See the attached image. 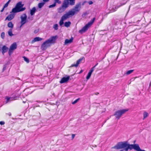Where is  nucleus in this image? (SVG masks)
<instances>
[{"instance_id":"4468645a","label":"nucleus","mask_w":151,"mask_h":151,"mask_svg":"<svg viewBox=\"0 0 151 151\" xmlns=\"http://www.w3.org/2000/svg\"><path fill=\"white\" fill-rule=\"evenodd\" d=\"M73 37H71V38L70 39H65L64 42L65 45H67L73 42Z\"/></svg>"},{"instance_id":"3c124183","label":"nucleus","mask_w":151,"mask_h":151,"mask_svg":"<svg viewBox=\"0 0 151 151\" xmlns=\"http://www.w3.org/2000/svg\"><path fill=\"white\" fill-rule=\"evenodd\" d=\"M22 24H21V26H20V27H22Z\"/></svg>"},{"instance_id":"9b49d317","label":"nucleus","mask_w":151,"mask_h":151,"mask_svg":"<svg viewBox=\"0 0 151 151\" xmlns=\"http://www.w3.org/2000/svg\"><path fill=\"white\" fill-rule=\"evenodd\" d=\"M16 13H11V14H9L8 16H7L5 19V20H8L9 21H11L12 20L14 17L15 16V14Z\"/></svg>"},{"instance_id":"4c0bfd02","label":"nucleus","mask_w":151,"mask_h":151,"mask_svg":"<svg viewBox=\"0 0 151 151\" xmlns=\"http://www.w3.org/2000/svg\"><path fill=\"white\" fill-rule=\"evenodd\" d=\"M88 3L89 4L91 5V4H93V2L92 1H89L88 2Z\"/></svg>"},{"instance_id":"a18cd8bd","label":"nucleus","mask_w":151,"mask_h":151,"mask_svg":"<svg viewBox=\"0 0 151 151\" xmlns=\"http://www.w3.org/2000/svg\"><path fill=\"white\" fill-rule=\"evenodd\" d=\"M86 2V1H85L83 2L82 3V5H83Z\"/></svg>"},{"instance_id":"de8ad7c7","label":"nucleus","mask_w":151,"mask_h":151,"mask_svg":"<svg viewBox=\"0 0 151 151\" xmlns=\"http://www.w3.org/2000/svg\"><path fill=\"white\" fill-rule=\"evenodd\" d=\"M30 17H28V19H30Z\"/></svg>"},{"instance_id":"f257e3e1","label":"nucleus","mask_w":151,"mask_h":151,"mask_svg":"<svg viewBox=\"0 0 151 151\" xmlns=\"http://www.w3.org/2000/svg\"><path fill=\"white\" fill-rule=\"evenodd\" d=\"M58 37L57 35L52 36L48 39L45 41L42 45L41 48L43 51L45 50L47 47H50L51 44L54 42Z\"/></svg>"},{"instance_id":"5701e85b","label":"nucleus","mask_w":151,"mask_h":151,"mask_svg":"<svg viewBox=\"0 0 151 151\" xmlns=\"http://www.w3.org/2000/svg\"><path fill=\"white\" fill-rule=\"evenodd\" d=\"M12 29H10L9 30L8 32L9 35L10 37H12L14 35L12 33Z\"/></svg>"},{"instance_id":"dca6fc26","label":"nucleus","mask_w":151,"mask_h":151,"mask_svg":"<svg viewBox=\"0 0 151 151\" xmlns=\"http://www.w3.org/2000/svg\"><path fill=\"white\" fill-rule=\"evenodd\" d=\"M93 68H91V69L90 70V71L88 73V74L86 77V79L87 80H88L90 78L91 75L92 74V73L93 72Z\"/></svg>"},{"instance_id":"e433bc0d","label":"nucleus","mask_w":151,"mask_h":151,"mask_svg":"<svg viewBox=\"0 0 151 151\" xmlns=\"http://www.w3.org/2000/svg\"><path fill=\"white\" fill-rule=\"evenodd\" d=\"M50 0H42L43 2L46 3L47 2H49Z\"/></svg>"},{"instance_id":"20e7f679","label":"nucleus","mask_w":151,"mask_h":151,"mask_svg":"<svg viewBox=\"0 0 151 151\" xmlns=\"http://www.w3.org/2000/svg\"><path fill=\"white\" fill-rule=\"evenodd\" d=\"M72 12H70L69 11L67 13L63 15L61 17L60 20L59 22V25L62 27L63 25L64 24V21L66 20L70 17V16H73Z\"/></svg>"},{"instance_id":"f03ea898","label":"nucleus","mask_w":151,"mask_h":151,"mask_svg":"<svg viewBox=\"0 0 151 151\" xmlns=\"http://www.w3.org/2000/svg\"><path fill=\"white\" fill-rule=\"evenodd\" d=\"M24 5V4H22V2H19L16 4L15 7L12 9L10 13H17L24 11L26 8L23 7Z\"/></svg>"},{"instance_id":"2f4dec72","label":"nucleus","mask_w":151,"mask_h":151,"mask_svg":"<svg viewBox=\"0 0 151 151\" xmlns=\"http://www.w3.org/2000/svg\"><path fill=\"white\" fill-rule=\"evenodd\" d=\"M24 58V60L26 61L27 63H28L29 62V59L27 57H23Z\"/></svg>"},{"instance_id":"f704fd0d","label":"nucleus","mask_w":151,"mask_h":151,"mask_svg":"<svg viewBox=\"0 0 151 151\" xmlns=\"http://www.w3.org/2000/svg\"><path fill=\"white\" fill-rule=\"evenodd\" d=\"M6 6H5L4 5V6H3V8H2V9H1V12H3L4 11V8H6Z\"/></svg>"},{"instance_id":"aec40b11","label":"nucleus","mask_w":151,"mask_h":151,"mask_svg":"<svg viewBox=\"0 0 151 151\" xmlns=\"http://www.w3.org/2000/svg\"><path fill=\"white\" fill-rule=\"evenodd\" d=\"M45 4L44 2L42 1L40 3H39L38 4V6L39 8H42Z\"/></svg>"},{"instance_id":"72a5a7b5","label":"nucleus","mask_w":151,"mask_h":151,"mask_svg":"<svg viewBox=\"0 0 151 151\" xmlns=\"http://www.w3.org/2000/svg\"><path fill=\"white\" fill-rule=\"evenodd\" d=\"M10 98V97H6V103H7L8 102Z\"/></svg>"},{"instance_id":"4be33fe9","label":"nucleus","mask_w":151,"mask_h":151,"mask_svg":"<svg viewBox=\"0 0 151 151\" xmlns=\"http://www.w3.org/2000/svg\"><path fill=\"white\" fill-rule=\"evenodd\" d=\"M124 4H121L120 5H117V6H116L115 7V9H114V8H113L112 9V10L111 11V12H114L117 9H118V8L120 7L121 6L123 5Z\"/></svg>"},{"instance_id":"c03bdc74","label":"nucleus","mask_w":151,"mask_h":151,"mask_svg":"<svg viewBox=\"0 0 151 151\" xmlns=\"http://www.w3.org/2000/svg\"><path fill=\"white\" fill-rule=\"evenodd\" d=\"M6 67H4L3 68V71H4L5 69H6Z\"/></svg>"},{"instance_id":"603ef678","label":"nucleus","mask_w":151,"mask_h":151,"mask_svg":"<svg viewBox=\"0 0 151 151\" xmlns=\"http://www.w3.org/2000/svg\"><path fill=\"white\" fill-rule=\"evenodd\" d=\"M118 57H117V58H116V59L117 60V58H118Z\"/></svg>"},{"instance_id":"7ed1b4c3","label":"nucleus","mask_w":151,"mask_h":151,"mask_svg":"<svg viewBox=\"0 0 151 151\" xmlns=\"http://www.w3.org/2000/svg\"><path fill=\"white\" fill-rule=\"evenodd\" d=\"M96 19L95 17H94L89 22L85 25L79 31V32L82 34L85 32L88 29V28L93 24Z\"/></svg>"},{"instance_id":"c756f323","label":"nucleus","mask_w":151,"mask_h":151,"mask_svg":"<svg viewBox=\"0 0 151 151\" xmlns=\"http://www.w3.org/2000/svg\"><path fill=\"white\" fill-rule=\"evenodd\" d=\"M1 37L3 39H4L5 33L4 32H3L1 33Z\"/></svg>"},{"instance_id":"39448f33","label":"nucleus","mask_w":151,"mask_h":151,"mask_svg":"<svg viewBox=\"0 0 151 151\" xmlns=\"http://www.w3.org/2000/svg\"><path fill=\"white\" fill-rule=\"evenodd\" d=\"M128 109H125L118 110L115 112L114 115L115 116L116 118L119 119L123 114L128 111Z\"/></svg>"},{"instance_id":"a211bd4d","label":"nucleus","mask_w":151,"mask_h":151,"mask_svg":"<svg viewBox=\"0 0 151 151\" xmlns=\"http://www.w3.org/2000/svg\"><path fill=\"white\" fill-rule=\"evenodd\" d=\"M17 48V45L16 42H14L10 46L9 48L14 50Z\"/></svg>"},{"instance_id":"37998d69","label":"nucleus","mask_w":151,"mask_h":151,"mask_svg":"<svg viewBox=\"0 0 151 151\" xmlns=\"http://www.w3.org/2000/svg\"><path fill=\"white\" fill-rule=\"evenodd\" d=\"M33 19V17H30V20L31 21Z\"/></svg>"},{"instance_id":"49530a36","label":"nucleus","mask_w":151,"mask_h":151,"mask_svg":"<svg viewBox=\"0 0 151 151\" xmlns=\"http://www.w3.org/2000/svg\"><path fill=\"white\" fill-rule=\"evenodd\" d=\"M83 71L82 70H81L80 71V72H79V73H81L83 72Z\"/></svg>"},{"instance_id":"6ab92c4d","label":"nucleus","mask_w":151,"mask_h":151,"mask_svg":"<svg viewBox=\"0 0 151 151\" xmlns=\"http://www.w3.org/2000/svg\"><path fill=\"white\" fill-rule=\"evenodd\" d=\"M64 26L62 27H69L71 24V22L70 21L66 22L64 23Z\"/></svg>"},{"instance_id":"f8f14e48","label":"nucleus","mask_w":151,"mask_h":151,"mask_svg":"<svg viewBox=\"0 0 151 151\" xmlns=\"http://www.w3.org/2000/svg\"><path fill=\"white\" fill-rule=\"evenodd\" d=\"M70 78V76H68L66 77H63L61 79L60 81V83H63L67 82Z\"/></svg>"},{"instance_id":"6e6552de","label":"nucleus","mask_w":151,"mask_h":151,"mask_svg":"<svg viewBox=\"0 0 151 151\" xmlns=\"http://www.w3.org/2000/svg\"><path fill=\"white\" fill-rule=\"evenodd\" d=\"M27 18V16L25 13L23 14L20 17L21 21V24L22 25H23L26 23V19Z\"/></svg>"},{"instance_id":"1a4fd4ad","label":"nucleus","mask_w":151,"mask_h":151,"mask_svg":"<svg viewBox=\"0 0 151 151\" xmlns=\"http://www.w3.org/2000/svg\"><path fill=\"white\" fill-rule=\"evenodd\" d=\"M63 1L68 7L69 5L73 6L74 5L75 0H64Z\"/></svg>"},{"instance_id":"ddd939ff","label":"nucleus","mask_w":151,"mask_h":151,"mask_svg":"<svg viewBox=\"0 0 151 151\" xmlns=\"http://www.w3.org/2000/svg\"><path fill=\"white\" fill-rule=\"evenodd\" d=\"M9 48L5 45H4L1 49V52L3 55L8 50Z\"/></svg>"},{"instance_id":"a19ab883","label":"nucleus","mask_w":151,"mask_h":151,"mask_svg":"<svg viewBox=\"0 0 151 151\" xmlns=\"http://www.w3.org/2000/svg\"><path fill=\"white\" fill-rule=\"evenodd\" d=\"M98 63H97L96 65H95L93 67H92L91 68H93V70L94 71V68L97 65Z\"/></svg>"},{"instance_id":"09e8293b","label":"nucleus","mask_w":151,"mask_h":151,"mask_svg":"<svg viewBox=\"0 0 151 151\" xmlns=\"http://www.w3.org/2000/svg\"><path fill=\"white\" fill-rule=\"evenodd\" d=\"M150 86H151V81L150 82Z\"/></svg>"},{"instance_id":"ea45409f","label":"nucleus","mask_w":151,"mask_h":151,"mask_svg":"<svg viewBox=\"0 0 151 151\" xmlns=\"http://www.w3.org/2000/svg\"><path fill=\"white\" fill-rule=\"evenodd\" d=\"M75 134H72V139H73L75 137Z\"/></svg>"},{"instance_id":"423d86ee","label":"nucleus","mask_w":151,"mask_h":151,"mask_svg":"<svg viewBox=\"0 0 151 151\" xmlns=\"http://www.w3.org/2000/svg\"><path fill=\"white\" fill-rule=\"evenodd\" d=\"M81 2L77 4L74 8L71 10H70V12H72V14L74 15L76 12H79L81 7Z\"/></svg>"},{"instance_id":"473e14b6","label":"nucleus","mask_w":151,"mask_h":151,"mask_svg":"<svg viewBox=\"0 0 151 151\" xmlns=\"http://www.w3.org/2000/svg\"><path fill=\"white\" fill-rule=\"evenodd\" d=\"M11 0H9V1L4 4V5L5 6L7 7L8 6L9 4V3Z\"/></svg>"},{"instance_id":"412c9836","label":"nucleus","mask_w":151,"mask_h":151,"mask_svg":"<svg viewBox=\"0 0 151 151\" xmlns=\"http://www.w3.org/2000/svg\"><path fill=\"white\" fill-rule=\"evenodd\" d=\"M7 26L8 27L12 29L14 27V24L12 22H10L8 23Z\"/></svg>"},{"instance_id":"a878e982","label":"nucleus","mask_w":151,"mask_h":151,"mask_svg":"<svg viewBox=\"0 0 151 151\" xmlns=\"http://www.w3.org/2000/svg\"><path fill=\"white\" fill-rule=\"evenodd\" d=\"M148 116V113L146 111L144 112L143 113V117H144L143 119H145Z\"/></svg>"},{"instance_id":"9d476101","label":"nucleus","mask_w":151,"mask_h":151,"mask_svg":"<svg viewBox=\"0 0 151 151\" xmlns=\"http://www.w3.org/2000/svg\"><path fill=\"white\" fill-rule=\"evenodd\" d=\"M85 59L84 57H82L81 58H80L77 60L76 63V64H72L71 65V67H77L78 65L81 63V62L82 60H83V62L84 61Z\"/></svg>"},{"instance_id":"c85d7f7f","label":"nucleus","mask_w":151,"mask_h":151,"mask_svg":"<svg viewBox=\"0 0 151 151\" xmlns=\"http://www.w3.org/2000/svg\"><path fill=\"white\" fill-rule=\"evenodd\" d=\"M80 99V98H79L78 99H76V100H75L73 102L72 104H74L76 103H77L78 101Z\"/></svg>"},{"instance_id":"79ce46f5","label":"nucleus","mask_w":151,"mask_h":151,"mask_svg":"<svg viewBox=\"0 0 151 151\" xmlns=\"http://www.w3.org/2000/svg\"><path fill=\"white\" fill-rule=\"evenodd\" d=\"M94 94L95 95H98V94H99V92H96V93H94Z\"/></svg>"},{"instance_id":"8fccbe9b","label":"nucleus","mask_w":151,"mask_h":151,"mask_svg":"<svg viewBox=\"0 0 151 151\" xmlns=\"http://www.w3.org/2000/svg\"><path fill=\"white\" fill-rule=\"evenodd\" d=\"M28 22V20H27V19H26V22Z\"/></svg>"},{"instance_id":"cd10ccee","label":"nucleus","mask_w":151,"mask_h":151,"mask_svg":"<svg viewBox=\"0 0 151 151\" xmlns=\"http://www.w3.org/2000/svg\"><path fill=\"white\" fill-rule=\"evenodd\" d=\"M56 4L55 3H54L51 5H50L49 6V8H50L54 7L56 6Z\"/></svg>"},{"instance_id":"58836bf2","label":"nucleus","mask_w":151,"mask_h":151,"mask_svg":"<svg viewBox=\"0 0 151 151\" xmlns=\"http://www.w3.org/2000/svg\"><path fill=\"white\" fill-rule=\"evenodd\" d=\"M5 124V122L3 121H0V124L1 125H4Z\"/></svg>"},{"instance_id":"393cba45","label":"nucleus","mask_w":151,"mask_h":151,"mask_svg":"<svg viewBox=\"0 0 151 151\" xmlns=\"http://www.w3.org/2000/svg\"><path fill=\"white\" fill-rule=\"evenodd\" d=\"M134 71V70H128L127 72L126 73V74L127 75H129V74H130L131 73H132Z\"/></svg>"},{"instance_id":"f3484780","label":"nucleus","mask_w":151,"mask_h":151,"mask_svg":"<svg viewBox=\"0 0 151 151\" xmlns=\"http://www.w3.org/2000/svg\"><path fill=\"white\" fill-rule=\"evenodd\" d=\"M42 38H40L39 37H36L34 38V39L32 40V43H33L35 42L39 41L42 40Z\"/></svg>"},{"instance_id":"7c9ffc66","label":"nucleus","mask_w":151,"mask_h":151,"mask_svg":"<svg viewBox=\"0 0 151 151\" xmlns=\"http://www.w3.org/2000/svg\"><path fill=\"white\" fill-rule=\"evenodd\" d=\"M60 0H54V3L56 4L57 3L58 4H60L61 3V1H59Z\"/></svg>"},{"instance_id":"bb28decb","label":"nucleus","mask_w":151,"mask_h":151,"mask_svg":"<svg viewBox=\"0 0 151 151\" xmlns=\"http://www.w3.org/2000/svg\"><path fill=\"white\" fill-rule=\"evenodd\" d=\"M53 28L55 30H57L58 29V24H55L53 26Z\"/></svg>"},{"instance_id":"0eeeda50","label":"nucleus","mask_w":151,"mask_h":151,"mask_svg":"<svg viewBox=\"0 0 151 151\" xmlns=\"http://www.w3.org/2000/svg\"><path fill=\"white\" fill-rule=\"evenodd\" d=\"M68 7L63 1L61 6L58 9V12L59 13H62L64 12Z\"/></svg>"},{"instance_id":"b1692460","label":"nucleus","mask_w":151,"mask_h":151,"mask_svg":"<svg viewBox=\"0 0 151 151\" xmlns=\"http://www.w3.org/2000/svg\"><path fill=\"white\" fill-rule=\"evenodd\" d=\"M14 50L10 49V48H9L8 51V54L9 56H10L13 53Z\"/></svg>"},{"instance_id":"c9c22d12","label":"nucleus","mask_w":151,"mask_h":151,"mask_svg":"<svg viewBox=\"0 0 151 151\" xmlns=\"http://www.w3.org/2000/svg\"><path fill=\"white\" fill-rule=\"evenodd\" d=\"M39 32V29H35L34 31V33L35 34Z\"/></svg>"},{"instance_id":"2eb2a0df","label":"nucleus","mask_w":151,"mask_h":151,"mask_svg":"<svg viewBox=\"0 0 151 151\" xmlns=\"http://www.w3.org/2000/svg\"><path fill=\"white\" fill-rule=\"evenodd\" d=\"M36 11L37 10L36 9V7H33L32 9L30 10V14L32 16L34 15Z\"/></svg>"}]
</instances>
